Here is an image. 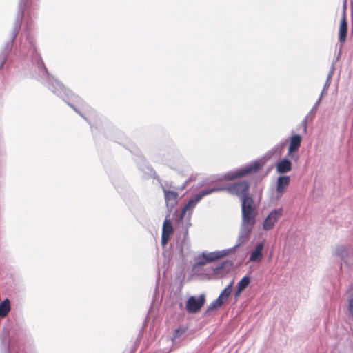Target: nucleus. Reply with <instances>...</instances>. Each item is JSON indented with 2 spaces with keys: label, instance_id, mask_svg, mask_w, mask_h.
Returning <instances> with one entry per match:
<instances>
[{
  "label": "nucleus",
  "instance_id": "obj_8",
  "mask_svg": "<svg viewBox=\"0 0 353 353\" xmlns=\"http://www.w3.org/2000/svg\"><path fill=\"white\" fill-rule=\"evenodd\" d=\"M205 303V296L202 294L198 297L192 296L189 297L186 302V310L190 314L197 313Z\"/></svg>",
  "mask_w": 353,
  "mask_h": 353
},
{
  "label": "nucleus",
  "instance_id": "obj_26",
  "mask_svg": "<svg viewBox=\"0 0 353 353\" xmlns=\"http://www.w3.org/2000/svg\"><path fill=\"white\" fill-rule=\"evenodd\" d=\"M330 83H331V81H329V80H326L325 83V85L323 86V88L322 90V92H321V96H323V94H327V90L330 85Z\"/></svg>",
  "mask_w": 353,
  "mask_h": 353
},
{
  "label": "nucleus",
  "instance_id": "obj_4",
  "mask_svg": "<svg viewBox=\"0 0 353 353\" xmlns=\"http://www.w3.org/2000/svg\"><path fill=\"white\" fill-rule=\"evenodd\" d=\"M263 165L264 162L254 161L235 171L227 172L225 174L224 178L227 180H234L248 174H254L258 172Z\"/></svg>",
  "mask_w": 353,
  "mask_h": 353
},
{
  "label": "nucleus",
  "instance_id": "obj_17",
  "mask_svg": "<svg viewBox=\"0 0 353 353\" xmlns=\"http://www.w3.org/2000/svg\"><path fill=\"white\" fill-rule=\"evenodd\" d=\"M292 170V163L287 159H283L276 164V172L280 174L286 173Z\"/></svg>",
  "mask_w": 353,
  "mask_h": 353
},
{
  "label": "nucleus",
  "instance_id": "obj_22",
  "mask_svg": "<svg viewBox=\"0 0 353 353\" xmlns=\"http://www.w3.org/2000/svg\"><path fill=\"white\" fill-rule=\"evenodd\" d=\"M223 305V302L220 301L217 299H215L214 301H212L207 307L205 314H210L212 311L214 310L218 309L219 307H221Z\"/></svg>",
  "mask_w": 353,
  "mask_h": 353
},
{
  "label": "nucleus",
  "instance_id": "obj_25",
  "mask_svg": "<svg viewBox=\"0 0 353 353\" xmlns=\"http://www.w3.org/2000/svg\"><path fill=\"white\" fill-rule=\"evenodd\" d=\"M36 0H26V2L23 3V16L25 15V13H28V11H26V8L33 5Z\"/></svg>",
  "mask_w": 353,
  "mask_h": 353
},
{
  "label": "nucleus",
  "instance_id": "obj_29",
  "mask_svg": "<svg viewBox=\"0 0 353 353\" xmlns=\"http://www.w3.org/2000/svg\"><path fill=\"white\" fill-rule=\"evenodd\" d=\"M302 125L303 128V132L305 133L307 132V118H305L302 121Z\"/></svg>",
  "mask_w": 353,
  "mask_h": 353
},
{
  "label": "nucleus",
  "instance_id": "obj_19",
  "mask_svg": "<svg viewBox=\"0 0 353 353\" xmlns=\"http://www.w3.org/2000/svg\"><path fill=\"white\" fill-rule=\"evenodd\" d=\"M233 282L232 281L225 289L221 292L217 298L218 300L223 302V305L225 303L232 293Z\"/></svg>",
  "mask_w": 353,
  "mask_h": 353
},
{
  "label": "nucleus",
  "instance_id": "obj_13",
  "mask_svg": "<svg viewBox=\"0 0 353 353\" xmlns=\"http://www.w3.org/2000/svg\"><path fill=\"white\" fill-rule=\"evenodd\" d=\"M352 252L350 248L343 245H338L334 250V255L339 256L341 260V269L343 268V263H347V259L350 256Z\"/></svg>",
  "mask_w": 353,
  "mask_h": 353
},
{
  "label": "nucleus",
  "instance_id": "obj_16",
  "mask_svg": "<svg viewBox=\"0 0 353 353\" xmlns=\"http://www.w3.org/2000/svg\"><path fill=\"white\" fill-rule=\"evenodd\" d=\"M263 243H259L254 250L250 253L249 261L252 262H259L262 259Z\"/></svg>",
  "mask_w": 353,
  "mask_h": 353
},
{
  "label": "nucleus",
  "instance_id": "obj_32",
  "mask_svg": "<svg viewBox=\"0 0 353 353\" xmlns=\"http://www.w3.org/2000/svg\"><path fill=\"white\" fill-rule=\"evenodd\" d=\"M321 98H322V96L321 95L320 97L319 98L318 101H316V104L313 107V109H316L317 108V105L320 103V102L321 101Z\"/></svg>",
  "mask_w": 353,
  "mask_h": 353
},
{
  "label": "nucleus",
  "instance_id": "obj_14",
  "mask_svg": "<svg viewBox=\"0 0 353 353\" xmlns=\"http://www.w3.org/2000/svg\"><path fill=\"white\" fill-rule=\"evenodd\" d=\"M301 137L299 134H294L291 137L290 145L288 147V155L291 156L292 158L294 157V155L292 154V152L296 151L301 145Z\"/></svg>",
  "mask_w": 353,
  "mask_h": 353
},
{
  "label": "nucleus",
  "instance_id": "obj_12",
  "mask_svg": "<svg viewBox=\"0 0 353 353\" xmlns=\"http://www.w3.org/2000/svg\"><path fill=\"white\" fill-rule=\"evenodd\" d=\"M232 266L233 263L232 261L225 260L212 268V272L215 275L223 276V274L229 272L232 270Z\"/></svg>",
  "mask_w": 353,
  "mask_h": 353
},
{
  "label": "nucleus",
  "instance_id": "obj_28",
  "mask_svg": "<svg viewBox=\"0 0 353 353\" xmlns=\"http://www.w3.org/2000/svg\"><path fill=\"white\" fill-rule=\"evenodd\" d=\"M334 65L332 66L331 68V70L327 75V79L326 80H329V81H331V79H332V77L333 75V73H334Z\"/></svg>",
  "mask_w": 353,
  "mask_h": 353
},
{
  "label": "nucleus",
  "instance_id": "obj_30",
  "mask_svg": "<svg viewBox=\"0 0 353 353\" xmlns=\"http://www.w3.org/2000/svg\"><path fill=\"white\" fill-rule=\"evenodd\" d=\"M183 332L181 331L179 329H176L174 332V336L175 338L179 337Z\"/></svg>",
  "mask_w": 353,
  "mask_h": 353
},
{
  "label": "nucleus",
  "instance_id": "obj_3",
  "mask_svg": "<svg viewBox=\"0 0 353 353\" xmlns=\"http://www.w3.org/2000/svg\"><path fill=\"white\" fill-rule=\"evenodd\" d=\"M241 202V222L255 225L258 210L254 199L251 196H244Z\"/></svg>",
  "mask_w": 353,
  "mask_h": 353
},
{
  "label": "nucleus",
  "instance_id": "obj_1",
  "mask_svg": "<svg viewBox=\"0 0 353 353\" xmlns=\"http://www.w3.org/2000/svg\"><path fill=\"white\" fill-rule=\"evenodd\" d=\"M27 27L29 30L26 34L27 41L30 46L28 54L31 57L32 68L38 74V79L46 85L52 92L59 96L63 100H66L63 94L68 96V93H66L67 90L61 83L50 76L40 54L36 51L34 38L30 32L32 23H28Z\"/></svg>",
  "mask_w": 353,
  "mask_h": 353
},
{
  "label": "nucleus",
  "instance_id": "obj_33",
  "mask_svg": "<svg viewBox=\"0 0 353 353\" xmlns=\"http://www.w3.org/2000/svg\"><path fill=\"white\" fill-rule=\"evenodd\" d=\"M222 180V178H217L215 179V181H221Z\"/></svg>",
  "mask_w": 353,
  "mask_h": 353
},
{
  "label": "nucleus",
  "instance_id": "obj_21",
  "mask_svg": "<svg viewBox=\"0 0 353 353\" xmlns=\"http://www.w3.org/2000/svg\"><path fill=\"white\" fill-rule=\"evenodd\" d=\"M10 310V304L8 299H6L0 304V318L5 317Z\"/></svg>",
  "mask_w": 353,
  "mask_h": 353
},
{
  "label": "nucleus",
  "instance_id": "obj_5",
  "mask_svg": "<svg viewBox=\"0 0 353 353\" xmlns=\"http://www.w3.org/2000/svg\"><path fill=\"white\" fill-rule=\"evenodd\" d=\"M216 187L223 188V190H226L230 194L239 196L241 201L244 196H249L248 191L250 183L247 181H241L236 183H230L228 185H216Z\"/></svg>",
  "mask_w": 353,
  "mask_h": 353
},
{
  "label": "nucleus",
  "instance_id": "obj_20",
  "mask_svg": "<svg viewBox=\"0 0 353 353\" xmlns=\"http://www.w3.org/2000/svg\"><path fill=\"white\" fill-rule=\"evenodd\" d=\"M169 216H167L163 221L162 227V234H165L170 236L173 233V226L170 219H168Z\"/></svg>",
  "mask_w": 353,
  "mask_h": 353
},
{
  "label": "nucleus",
  "instance_id": "obj_24",
  "mask_svg": "<svg viewBox=\"0 0 353 353\" xmlns=\"http://www.w3.org/2000/svg\"><path fill=\"white\" fill-rule=\"evenodd\" d=\"M347 303L350 314L353 318V292L350 295L347 299Z\"/></svg>",
  "mask_w": 353,
  "mask_h": 353
},
{
  "label": "nucleus",
  "instance_id": "obj_27",
  "mask_svg": "<svg viewBox=\"0 0 353 353\" xmlns=\"http://www.w3.org/2000/svg\"><path fill=\"white\" fill-rule=\"evenodd\" d=\"M170 237V236H169L161 234V244L163 246H165L168 243V241H169Z\"/></svg>",
  "mask_w": 353,
  "mask_h": 353
},
{
  "label": "nucleus",
  "instance_id": "obj_10",
  "mask_svg": "<svg viewBox=\"0 0 353 353\" xmlns=\"http://www.w3.org/2000/svg\"><path fill=\"white\" fill-rule=\"evenodd\" d=\"M345 2L344 3V6L342 12L341 20L339 26V41L341 44V48L343 47L344 43L346 40L347 32V25L346 21V14H345Z\"/></svg>",
  "mask_w": 353,
  "mask_h": 353
},
{
  "label": "nucleus",
  "instance_id": "obj_18",
  "mask_svg": "<svg viewBox=\"0 0 353 353\" xmlns=\"http://www.w3.org/2000/svg\"><path fill=\"white\" fill-rule=\"evenodd\" d=\"M290 178L289 176H280L277 179L276 192L279 194L284 192L286 187L289 185Z\"/></svg>",
  "mask_w": 353,
  "mask_h": 353
},
{
  "label": "nucleus",
  "instance_id": "obj_31",
  "mask_svg": "<svg viewBox=\"0 0 353 353\" xmlns=\"http://www.w3.org/2000/svg\"><path fill=\"white\" fill-rule=\"evenodd\" d=\"M242 291L243 290H240V288H237V290L234 292V297L237 299L240 296Z\"/></svg>",
  "mask_w": 353,
  "mask_h": 353
},
{
  "label": "nucleus",
  "instance_id": "obj_9",
  "mask_svg": "<svg viewBox=\"0 0 353 353\" xmlns=\"http://www.w3.org/2000/svg\"><path fill=\"white\" fill-rule=\"evenodd\" d=\"M66 93H68V96H65V94H63V95L65 97L66 100H64L66 101V103L77 113H79L81 117H83V115H82L77 109L76 106L74 103H77L79 105L80 107L83 108L84 106H87V105L83 101V100L78 96L75 95L74 93H72L70 90H67Z\"/></svg>",
  "mask_w": 353,
  "mask_h": 353
},
{
  "label": "nucleus",
  "instance_id": "obj_11",
  "mask_svg": "<svg viewBox=\"0 0 353 353\" xmlns=\"http://www.w3.org/2000/svg\"><path fill=\"white\" fill-rule=\"evenodd\" d=\"M230 252V250H224L222 251H216L209 253H203L202 256L205 261H200L198 262L199 265H203L207 262H211L222 258Z\"/></svg>",
  "mask_w": 353,
  "mask_h": 353
},
{
  "label": "nucleus",
  "instance_id": "obj_23",
  "mask_svg": "<svg viewBox=\"0 0 353 353\" xmlns=\"http://www.w3.org/2000/svg\"><path fill=\"white\" fill-rule=\"evenodd\" d=\"M250 283V278L248 276H245L238 283L237 288H240V290H243L248 286Z\"/></svg>",
  "mask_w": 353,
  "mask_h": 353
},
{
  "label": "nucleus",
  "instance_id": "obj_34",
  "mask_svg": "<svg viewBox=\"0 0 353 353\" xmlns=\"http://www.w3.org/2000/svg\"><path fill=\"white\" fill-rule=\"evenodd\" d=\"M3 65V63H0V68H1V66Z\"/></svg>",
  "mask_w": 353,
  "mask_h": 353
},
{
  "label": "nucleus",
  "instance_id": "obj_6",
  "mask_svg": "<svg viewBox=\"0 0 353 353\" xmlns=\"http://www.w3.org/2000/svg\"><path fill=\"white\" fill-rule=\"evenodd\" d=\"M254 226V225L253 224L243 222L241 223V228L236 243L231 249H229L230 252L234 251L236 248L248 242Z\"/></svg>",
  "mask_w": 353,
  "mask_h": 353
},
{
  "label": "nucleus",
  "instance_id": "obj_7",
  "mask_svg": "<svg viewBox=\"0 0 353 353\" xmlns=\"http://www.w3.org/2000/svg\"><path fill=\"white\" fill-rule=\"evenodd\" d=\"M283 208H276L272 210L265 218L262 227L265 231H268L273 229L283 215Z\"/></svg>",
  "mask_w": 353,
  "mask_h": 353
},
{
  "label": "nucleus",
  "instance_id": "obj_15",
  "mask_svg": "<svg viewBox=\"0 0 353 353\" xmlns=\"http://www.w3.org/2000/svg\"><path fill=\"white\" fill-rule=\"evenodd\" d=\"M165 201L168 207L172 208L176 203L178 193L174 191L168 190L163 188Z\"/></svg>",
  "mask_w": 353,
  "mask_h": 353
},
{
  "label": "nucleus",
  "instance_id": "obj_2",
  "mask_svg": "<svg viewBox=\"0 0 353 353\" xmlns=\"http://www.w3.org/2000/svg\"><path fill=\"white\" fill-rule=\"evenodd\" d=\"M221 187H216L204 189L190 198L188 202L183 206L181 210L178 212L175 211L174 216L175 220V228L183 234V244H185L188 241V228L191 225L190 219L194 208L197 203L204 196L212 193L221 192L223 190Z\"/></svg>",
  "mask_w": 353,
  "mask_h": 353
}]
</instances>
